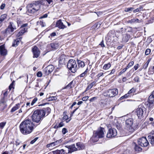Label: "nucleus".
<instances>
[{
	"label": "nucleus",
	"mask_w": 154,
	"mask_h": 154,
	"mask_svg": "<svg viewBox=\"0 0 154 154\" xmlns=\"http://www.w3.org/2000/svg\"><path fill=\"white\" fill-rule=\"evenodd\" d=\"M36 126L29 119H26L20 124V130L22 133L26 135L31 133Z\"/></svg>",
	"instance_id": "obj_1"
},
{
	"label": "nucleus",
	"mask_w": 154,
	"mask_h": 154,
	"mask_svg": "<svg viewBox=\"0 0 154 154\" xmlns=\"http://www.w3.org/2000/svg\"><path fill=\"white\" fill-rule=\"evenodd\" d=\"M51 109L49 107L36 110L34 112L32 116V120L34 122L38 123L42 119L48 115Z\"/></svg>",
	"instance_id": "obj_2"
},
{
	"label": "nucleus",
	"mask_w": 154,
	"mask_h": 154,
	"mask_svg": "<svg viewBox=\"0 0 154 154\" xmlns=\"http://www.w3.org/2000/svg\"><path fill=\"white\" fill-rule=\"evenodd\" d=\"M44 2L43 0L38 1L28 4L26 7L27 13L30 14H33L40 9L41 5L44 4Z\"/></svg>",
	"instance_id": "obj_3"
},
{
	"label": "nucleus",
	"mask_w": 154,
	"mask_h": 154,
	"mask_svg": "<svg viewBox=\"0 0 154 154\" xmlns=\"http://www.w3.org/2000/svg\"><path fill=\"white\" fill-rule=\"evenodd\" d=\"M104 129L103 128H100L97 131L94 132V135L92 137V139H95V140L97 141L98 138H101L104 137Z\"/></svg>",
	"instance_id": "obj_4"
},
{
	"label": "nucleus",
	"mask_w": 154,
	"mask_h": 154,
	"mask_svg": "<svg viewBox=\"0 0 154 154\" xmlns=\"http://www.w3.org/2000/svg\"><path fill=\"white\" fill-rule=\"evenodd\" d=\"M16 29V27L14 24L12 22L9 23L8 27L5 31V35L6 36H10L14 33V31Z\"/></svg>",
	"instance_id": "obj_5"
},
{
	"label": "nucleus",
	"mask_w": 154,
	"mask_h": 154,
	"mask_svg": "<svg viewBox=\"0 0 154 154\" xmlns=\"http://www.w3.org/2000/svg\"><path fill=\"white\" fill-rule=\"evenodd\" d=\"M67 67L73 73H75L78 69L75 60L73 59H70L69 61Z\"/></svg>",
	"instance_id": "obj_6"
},
{
	"label": "nucleus",
	"mask_w": 154,
	"mask_h": 154,
	"mask_svg": "<svg viewBox=\"0 0 154 154\" xmlns=\"http://www.w3.org/2000/svg\"><path fill=\"white\" fill-rule=\"evenodd\" d=\"M118 93V90L116 88L109 89L105 91L103 93V95L108 97H115Z\"/></svg>",
	"instance_id": "obj_7"
},
{
	"label": "nucleus",
	"mask_w": 154,
	"mask_h": 154,
	"mask_svg": "<svg viewBox=\"0 0 154 154\" xmlns=\"http://www.w3.org/2000/svg\"><path fill=\"white\" fill-rule=\"evenodd\" d=\"M146 112L145 108L144 107L138 108L135 111L136 114L140 119L146 117Z\"/></svg>",
	"instance_id": "obj_8"
},
{
	"label": "nucleus",
	"mask_w": 154,
	"mask_h": 154,
	"mask_svg": "<svg viewBox=\"0 0 154 154\" xmlns=\"http://www.w3.org/2000/svg\"><path fill=\"white\" fill-rule=\"evenodd\" d=\"M138 144L142 147H146L149 144V142L146 137H143L138 140Z\"/></svg>",
	"instance_id": "obj_9"
},
{
	"label": "nucleus",
	"mask_w": 154,
	"mask_h": 154,
	"mask_svg": "<svg viewBox=\"0 0 154 154\" xmlns=\"http://www.w3.org/2000/svg\"><path fill=\"white\" fill-rule=\"evenodd\" d=\"M66 150L67 152H66V154L71 153L72 152L78 150V149L75 147L74 144H73L70 146H65Z\"/></svg>",
	"instance_id": "obj_10"
},
{
	"label": "nucleus",
	"mask_w": 154,
	"mask_h": 154,
	"mask_svg": "<svg viewBox=\"0 0 154 154\" xmlns=\"http://www.w3.org/2000/svg\"><path fill=\"white\" fill-rule=\"evenodd\" d=\"M117 134V132L116 129H110L109 130L106 137L108 138L116 136Z\"/></svg>",
	"instance_id": "obj_11"
},
{
	"label": "nucleus",
	"mask_w": 154,
	"mask_h": 154,
	"mask_svg": "<svg viewBox=\"0 0 154 154\" xmlns=\"http://www.w3.org/2000/svg\"><path fill=\"white\" fill-rule=\"evenodd\" d=\"M54 69V67L52 65H50L46 67L44 70L46 75H48L52 72Z\"/></svg>",
	"instance_id": "obj_12"
},
{
	"label": "nucleus",
	"mask_w": 154,
	"mask_h": 154,
	"mask_svg": "<svg viewBox=\"0 0 154 154\" xmlns=\"http://www.w3.org/2000/svg\"><path fill=\"white\" fill-rule=\"evenodd\" d=\"M32 51L33 54V57L37 58L39 56L40 52L37 47L35 46L32 49Z\"/></svg>",
	"instance_id": "obj_13"
},
{
	"label": "nucleus",
	"mask_w": 154,
	"mask_h": 154,
	"mask_svg": "<svg viewBox=\"0 0 154 154\" xmlns=\"http://www.w3.org/2000/svg\"><path fill=\"white\" fill-rule=\"evenodd\" d=\"M133 119L132 118H129L126 120L125 123L127 129L131 128L133 124Z\"/></svg>",
	"instance_id": "obj_14"
},
{
	"label": "nucleus",
	"mask_w": 154,
	"mask_h": 154,
	"mask_svg": "<svg viewBox=\"0 0 154 154\" xmlns=\"http://www.w3.org/2000/svg\"><path fill=\"white\" fill-rule=\"evenodd\" d=\"M62 141L61 139H60L57 140L54 142L51 143L49 144H48L46 145V147L47 148L50 147H53L56 145H58L61 143Z\"/></svg>",
	"instance_id": "obj_15"
},
{
	"label": "nucleus",
	"mask_w": 154,
	"mask_h": 154,
	"mask_svg": "<svg viewBox=\"0 0 154 154\" xmlns=\"http://www.w3.org/2000/svg\"><path fill=\"white\" fill-rule=\"evenodd\" d=\"M56 26L58 27L59 29H63L66 28V27L63 24L61 20H60L57 21L56 23Z\"/></svg>",
	"instance_id": "obj_16"
},
{
	"label": "nucleus",
	"mask_w": 154,
	"mask_h": 154,
	"mask_svg": "<svg viewBox=\"0 0 154 154\" xmlns=\"http://www.w3.org/2000/svg\"><path fill=\"white\" fill-rule=\"evenodd\" d=\"M0 54L2 56H5L7 54V51L5 49L4 45L0 46Z\"/></svg>",
	"instance_id": "obj_17"
},
{
	"label": "nucleus",
	"mask_w": 154,
	"mask_h": 154,
	"mask_svg": "<svg viewBox=\"0 0 154 154\" xmlns=\"http://www.w3.org/2000/svg\"><path fill=\"white\" fill-rule=\"evenodd\" d=\"M66 56L64 54L61 55L59 58V63L60 64H63L65 63Z\"/></svg>",
	"instance_id": "obj_18"
},
{
	"label": "nucleus",
	"mask_w": 154,
	"mask_h": 154,
	"mask_svg": "<svg viewBox=\"0 0 154 154\" xmlns=\"http://www.w3.org/2000/svg\"><path fill=\"white\" fill-rule=\"evenodd\" d=\"M50 46L53 50L57 49L59 47V45L57 42L51 43Z\"/></svg>",
	"instance_id": "obj_19"
},
{
	"label": "nucleus",
	"mask_w": 154,
	"mask_h": 154,
	"mask_svg": "<svg viewBox=\"0 0 154 154\" xmlns=\"http://www.w3.org/2000/svg\"><path fill=\"white\" fill-rule=\"evenodd\" d=\"M76 146L77 147V148L78 149V150L83 149L85 148L84 144L79 142L76 143Z\"/></svg>",
	"instance_id": "obj_20"
},
{
	"label": "nucleus",
	"mask_w": 154,
	"mask_h": 154,
	"mask_svg": "<svg viewBox=\"0 0 154 154\" xmlns=\"http://www.w3.org/2000/svg\"><path fill=\"white\" fill-rule=\"evenodd\" d=\"M148 101L149 104H154V94L152 92L149 97Z\"/></svg>",
	"instance_id": "obj_21"
},
{
	"label": "nucleus",
	"mask_w": 154,
	"mask_h": 154,
	"mask_svg": "<svg viewBox=\"0 0 154 154\" xmlns=\"http://www.w3.org/2000/svg\"><path fill=\"white\" fill-rule=\"evenodd\" d=\"M27 28H24L22 29H21V30L18 32V33L17 34V36L18 37H19L22 35L24 33L27 31Z\"/></svg>",
	"instance_id": "obj_22"
},
{
	"label": "nucleus",
	"mask_w": 154,
	"mask_h": 154,
	"mask_svg": "<svg viewBox=\"0 0 154 154\" xmlns=\"http://www.w3.org/2000/svg\"><path fill=\"white\" fill-rule=\"evenodd\" d=\"M66 149H61L60 150H57L54 151V154H66Z\"/></svg>",
	"instance_id": "obj_23"
},
{
	"label": "nucleus",
	"mask_w": 154,
	"mask_h": 154,
	"mask_svg": "<svg viewBox=\"0 0 154 154\" xmlns=\"http://www.w3.org/2000/svg\"><path fill=\"white\" fill-rule=\"evenodd\" d=\"M21 41V38H19L14 40L12 43V46L13 47H16L19 43L20 41Z\"/></svg>",
	"instance_id": "obj_24"
},
{
	"label": "nucleus",
	"mask_w": 154,
	"mask_h": 154,
	"mask_svg": "<svg viewBox=\"0 0 154 154\" xmlns=\"http://www.w3.org/2000/svg\"><path fill=\"white\" fill-rule=\"evenodd\" d=\"M134 126H132L131 128L128 129V130L130 132H132L138 128V126L137 124H134Z\"/></svg>",
	"instance_id": "obj_25"
},
{
	"label": "nucleus",
	"mask_w": 154,
	"mask_h": 154,
	"mask_svg": "<svg viewBox=\"0 0 154 154\" xmlns=\"http://www.w3.org/2000/svg\"><path fill=\"white\" fill-rule=\"evenodd\" d=\"M148 137L151 143L152 144H154V134L149 135Z\"/></svg>",
	"instance_id": "obj_26"
},
{
	"label": "nucleus",
	"mask_w": 154,
	"mask_h": 154,
	"mask_svg": "<svg viewBox=\"0 0 154 154\" xmlns=\"http://www.w3.org/2000/svg\"><path fill=\"white\" fill-rule=\"evenodd\" d=\"M20 107V104L19 103H17L15 105V106L13 107L11 109V112H13L17 110Z\"/></svg>",
	"instance_id": "obj_27"
},
{
	"label": "nucleus",
	"mask_w": 154,
	"mask_h": 154,
	"mask_svg": "<svg viewBox=\"0 0 154 154\" xmlns=\"http://www.w3.org/2000/svg\"><path fill=\"white\" fill-rule=\"evenodd\" d=\"M73 81H72L67 85L65 86L63 89H66L67 88H71L74 87V85H73Z\"/></svg>",
	"instance_id": "obj_28"
},
{
	"label": "nucleus",
	"mask_w": 154,
	"mask_h": 154,
	"mask_svg": "<svg viewBox=\"0 0 154 154\" xmlns=\"http://www.w3.org/2000/svg\"><path fill=\"white\" fill-rule=\"evenodd\" d=\"M111 66V64L110 63H108L107 64H104L103 67V69L104 70H107Z\"/></svg>",
	"instance_id": "obj_29"
},
{
	"label": "nucleus",
	"mask_w": 154,
	"mask_h": 154,
	"mask_svg": "<svg viewBox=\"0 0 154 154\" xmlns=\"http://www.w3.org/2000/svg\"><path fill=\"white\" fill-rule=\"evenodd\" d=\"M77 62L78 64V66L79 67H81L82 68L84 66L85 63L83 62L81 60H78Z\"/></svg>",
	"instance_id": "obj_30"
},
{
	"label": "nucleus",
	"mask_w": 154,
	"mask_h": 154,
	"mask_svg": "<svg viewBox=\"0 0 154 154\" xmlns=\"http://www.w3.org/2000/svg\"><path fill=\"white\" fill-rule=\"evenodd\" d=\"M129 39V37L127 35L125 34L123 35V37L122 38V40L125 42H127Z\"/></svg>",
	"instance_id": "obj_31"
},
{
	"label": "nucleus",
	"mask_w": 154,
	"mask_h": 154,
	"mask_svg": "<svg viewBox=\"0 0 154 154\" xmlns=\"http://www.w3.org/2000/svg\"><path fill=\"white\" fill-rule=\"evenodd\" d=\"M57 98L56 96H52L49 97L47 98V100L48 101H50L53 100H56Z\"/></svg>",
	"instance_id": "obj_32"
},
{
	"label": "nucleus",
	"mask_w": 154,
	"mask_h": 154,
	"mask_svg": "<svg viewBox=\"0 0 154 154\" xmlns=\"http://www.w3.org/2000/svg\"><path fill=\"white\" fill-rule=\"evenodd\" d=\"M139 20L138 19H133L128 21V23H132L135 22H139Z\"/></svg>",
	"instance_id": "obj_33"
},
{
	"label": "nucleus",
	"mask_w": 154,
	"mask_h": 154,
	"mask_svg": "<svg viewBox=\"0 0 154 154\" xmlns=\"http://www.w3.org/2000/svg\"><path fill=\"white\" fill-rule=\"evenodd\" d=\"M7 15L6 14H2L1 16L0 19L3 21L7 18Z\"/></svg>",
	"instance_id": "obj_34"
},
{
	"label": "nucleus",
	"mask_w": 154,
	"mask_h": 154,
	"mask_svg": "<svg viewBox=\"0 0 154 154\" xmlns=\"http://www.w3.org/2000/svg\"><path fill=\"white\" fill-rule=\"evenodd\" d=\"M37 23L38 25L41 26L42 27H44L45 26V23L42 21H38Z\"/></svg>",
	"instance_id": "obj_35"
},
{
	"label": "nucleus",
	"mask_w": 154,
	"mask_h": 154,
	"mask_svg": "<svg viewBox=\"0 0 154 154\" xmlns=\"http://www.w3.org/2000/svg\"><path fill=\"white\" fill-rule=\"evenodd\" d=\"M6 123V122H2L0 123V128L2 129L5 126Z\"/></svg>",
	"instance_id": "obj_36"
},
{
	"label": "nucleus",
	"mask_w": 154,
	"mask_h": 154,
	"mask_svg": "<svg viewBox=\"0 0 154 154\" xmlns=\"http://www.w3.org/2000/svg\"><path fill=\"white\" fill-rule=\"evenodd\" d=\"M134 9V8H125V11L126 12H129L130 11H132Z\"/></svg>",
	"instance_id": "obj_37"
},
{
	"label": "nucleus",
	"mask_w": 154,
	"mask_h": 154,
	"mask_svg": "<svg viewBox=\"0 0 154 154\" xmlns=\"http://www.w3.org/2000/svg\"><path fill=\"white\" fill-rule=\"evenodd\" d=\"M134 64V62L133 61H131L128 64V66H126L127 67V68H129L131 66H132Z\"/></svg>",
	"instance_id": "obj_38"
},
{
	"label": "nucleus",
	"mask_w": 154,
	"mask_h": 154,
	"mask_svg": "<svg viewBox=\"0 0 154 154\" xmlns=\"http://www.w3.org/2000/svg\"><path fill=\"white\" fill-rule=\"evenodd\" d=\"M128 97H129V95H128V93L127 94H125L124 95L122 96V97H121L120 98V99L121 100H122L123 99L126 98Z\"/></svg>",
	"instance_id": "obj_39"
},
{
	"label": "nucleus",
	"mask_w": 154,
	"mask_h": 154,
	"mask_svg": "<svg viewBox=\"0 0 154 154\" xmlns=\"http://www.w3.org/2000/svg\"><path fill=\"white\" fill-rule=\"evenodd\" d=\"M37 100L38 99L37 97L35 98L32 101L31 103V105L32 106H33L35 104V103L37 101Z\"/></svg>",
	"instance_id": "obj_40"
},
{
	"label": "nucleus",
	"mask_w": 154,
	"mask_h": 154,
	"mask_svg": "<svg viewBox=\"0 0 154 154\" xmlns=\"http://www.w3.org/2000/svg\"><path fill=\"white\" fill-rule=\"evenodd\" d=\"M150 52L151 50L150 49H147L145 51V54L146 55H148L150 54Z\"/></svg>",
	"instance_id": "obj_41"
},
{
	"label": "nucleus",
	"mask_w": 154,
	"mask_h": 154,
	"mask_svg": "<svg viewBox=\"0 0 154 154\" xmlns=\"http://www.w3.org/2000/svg\"><path fill=\"white\" fill-rule=\"evenodd\" d=\"M96 81H94L89 85L90 86V87L92 88L94 86L96 85Z\"/></svg>",
	"instance_id": "obj_42"
},
{
	"label": "nucleus",
	"mask_w": 154,
	"mask_h": 154,
	"mask_svg": "<svg viewBox=\"0 0 154 154\" xmlns=\"http://www.w3.org/2000/svg\"><path fill=\"white\" fill-rule=\"evenodd\" d=\"M135 89L134 88H132L128 92V94H129L133 93L135 92Z\"/></svg>",
	"instance_id": "obj_43"
},
{
	"label": "nucleus",
	"mask_w": 154,
	"mask_h": 154,
	"mask_svg": "<svg viewBox=\"0 0 154 154\" xmlns=\"http://www.w3.org/2000/svg\"><path fill=\"white\" fill-rule=\"evenodd\" d=\"M97 97H93L91 98L89 100V101L90 102H93L94 101H95V100H97Z\"/></svg>",
	"instance_id": "obj_44"
},
{
	"label": "nucleus",
	"mask_w": 154,
	"mask_h": 154,
	"mask_svg": "<svg viewBox=\"0 0 154 154\" xmlns=\"http://www.w3.org/2000/svg\"><path fill=\"white\" fill-rule=\"evenodd\" d=\"M141 9V8H138L134 10L133 11V12L134 13H136L137 12H139L140 11Z\"/></svg>",
	"instance_id": "obj_45"
},
{
	"label": "nucleus",
	"mask_w": 154,
	"mask_h": 154,
	"mask_svg": "<svg viewBox=\"0 0 154 154\" xmlns=\"http://www.w3.org/2000/svg\"><path fill=\"white\" fill-rule=\"evenodd\" d=\"M135 149L136 151H140L142 149L140 147L137 146H136L135 147Z\"/></svg>",
	"instance_id": "obj_46"
},
{
	"label": "nucleus",
	"mask_w": 154,
	"mask_h": 154,
	"mask_svg": "<svg viewBox=\"0 0 154 154\" xmlns=\"http://www.w3.org/2000/svg\"><path fill=\"white\" fill-rule=\"evenodd\" d=\"M86 71H85L83 73H82L81 74L79 75V76L80 77H84L86 75Z\"/></svg>",
	"instance_id": "obj_47"
},
{
	"label": "nucleus",
	"mask_w": 154,
	"mask_h": 154,
	"mask_svg": "<svg viewBox=\"0 0 154 154\" xmlns=\"http://www.w3.org/2000/svg\"><path fill=\"white\" fill-rule=\"evenodd\" d=\"M134 80L135 82H139V77L138 76H137V77H135L134 79Z\"/></svg>",
	"instance_id": "obj_48"
},
{
	"label": "nucleus",
	"mask_w": 154,
	"mask_h": 154,
	"mask_svg": "<svg viewBox=\"0 0 154 154\" xmlns=\"http://www.w3.org/2000/svg\"><path fill=\"white\" fill-rule=\"evenodd\" d=\"M62 132L63 134H65L67 132V131L66 128H64L62 129Z\"/></svg>",
	"instance_id": "obj_49"
},
{
	"label": "nucleus",
	"mask_w": 154,
	"mask_h": 154,
	"mask_svg": "<svg viewBox=\"0 0 154 154\" xmlns=\"http://www.w3.org/2000/svg\"><path fill=\"white\" fill-rule=\"evenodd\" d=\"M89 98L88 96H85L82 98V100L83 101H85L87 100Z\"/></svg>",
	"instance_id": "obj_50"
},
{
	"label": "nucleus",
	"mask_w": 154,
	"mask_h": 154,
	"mask_svg": "<svg viewBox=\"0 0 154 154\" xmlns=\"http://www.w3.org/2000/svg\"><path fill=\"white\" fill-rule=\"evenodd\" d=\"M38 139V137H36L33 140H32L30 142L31 144H33Z\"/></svg>",
	"instance_id": "obj_51"
},
{
	"label": "nucleus",
	"mask_w": 154,
	"mask_h": 154,
	"mask_svg": "<svg viewBox=\"0 0 154 154\" xmlns=\"http://www.w3.org/2000/svg\"><path fill=\"white\" fill-rule=\"evenodd\" d=\"M47 17H48V14H45L41 16L39 18L40 19H42L43 18H46Z\"/></svg>",
	"instance_id": "obj_52"
},
{
	"label": "nucleus",
	"mask_w": 154,
	"mask_h": 154,
	"mask_svg": "<svg viewBox=\"0 0 154 154\" xmlns=\"http://www.w3.org/2000/svg\"><path fill=\"white\" fill-rule=\"evenodd\" d=\"M27 25L28 24L27 23L24 24L22 25L21 27V28L22 29L24 28H26V27Z\"/></svg>",
	"instance_id": "obj_53"
},
{
	"label": "nucleus",
	"mask_w": 154,
	"mask_h": 154,
	"mask_svg": "<svg viewBox=\"0 0 154 154\" xmlns=\"http://www.w3.org/2000/svg\"><path fill=\"white\" fill-rule=\"evenodd\" d=\"M37 75L38 77H41L42 76V73L40 71L38 72L37 74Z\"/></svg>",
	"instance_id": "obj_54"
},
{
	"label": "nucleus",
	"mask_w": 154,
	"mask_h": 154,
	"mask_svg": "<svg viewBox=\"0 0 154 154\" xmlns=\"http://www.w3.org/2000/svg\"><path fill=\"white\" fill-rule=\"evenodd\" d=\"M103 72H101L99 73L97 75V76L98 78L100 77V76H102L103 75Z\"/></svg>",
	"instance_id": "obj_55"
},
{
	"label": "nucleus",
	"mask_w": 154,
	"mask_h": 154,
	"mask_svg": "<svg viewBox=\"0 0 154 154\" xmlns=\"http://www.w3.org/2000/svg\"><path fill=\"white\" fill-rule=\"evenodd\" d=\"M148 64H149L146 63L143 65V68L145 69H146L148 66Z\"/></svg>",
	"instance_id": "obj_56"
},
{
	"label": "nucleus",
	"mask_w": 154,
	"mask_h": 154,
	"mask_svg": "<svg viewBox=\"0 0 154 154\" xmlns=\"http://www.w3.org/2000/svg\"><path fill=\"white\" fill-rule=\"evenodd\" d=\"M68 119H69L68 116L67 115L64 116L63 118V119L65 120H67Z\"/></svg>",
	"instance_id": "obj_57"
},
{
	"label": "nucleus",
	"mask_w": 154,
	"mask_h": 154,
	"mask_svg": "<svg viewBox=\"0 0 154 154\" xmlns=\"http://www.w3.org/2000/svg\"><path fill=\"white\" fill-rule=\"evenodd\" d=\"M5 6V4H2L0 6V9L2 10L4 8Z\"/></svg>",
	"instance_id": "obj_58"
},
{
	"label": "nucleus",
	"mask_w": 154,
	"mask_h": 154,
	"mask_svg": "<svg viewBox=\"0 0 154 154\" xmlns=\"http://www.w3.org/2000/svg\"><path fill=\"white\" fill-rule=\"evenodd\" d=\"M58 125L59 127L60 128L63 126L64 125V124L63 122H61Z\"/></svg>",
	"instance_id": "obj_59"
},
{
	"label": "nucleus",
	"mask_w": 154,
	"mask_h": 154,
	"mask_svg": "<svg viewBox=\"0 0 154 154\" xmlns=\"http://www.w3.org/2000/svg\"><path fill=\"white\" fill-rule=\"evenodd\" d=\"M102 47H104V45L103 43V41H102L101 42H100V44H99Z\"/></svg>",
	"instance_id": "obj_60"
},
{
	"label": "nucleus",
	"mask_w": 154,
	"mask_h": 154,
	"mask_svg": "<svg viewBox=\"0 0 154 154\" xmlns=\"http://www.w3.org/2000/svg\"><path fill=\"white\" fill-rule=\"evenodd\" d=\"M138 65H139L138 64H137L134 66V69L135 70H137V69L138 68Z\"/></svg>",
	"instance_id": "obj_61"
},
{
	"label": "nucleus",
	"mask_w": 154,
	"mask_h": 154,
	"mask_svg": "<svg viewBox=\"0 0 154 154\" xmlns=\"http://www.w3.org/2000/svg\"><path fill=\"white\" fill-rule=\"evenodd\" d=\"M115 71V69H113L111 70L110 73H109V75H111L113 74Z\"/></svg>",
	"instance_id": "obj_62"
},
{
	"label": "nucleus",
	"mask_w": 154,
	"mask_h": 154,
	"mask_svg": "<svg viewBox=\"0 0 154 154\" xmlns=\"http://www.w3.org/2000/svg\"><path fill=\"white\" fill-rule=\"evenodd\" d=\"M8 95V91H6L5 93H4V95L5 97H6Z\"/></svg>",
	"instance_id": "obj_63"
},
{
	"label": "nucleus",
	"mask_w": 154,
	"mask_h": 154,
	"mask_svg": "<svg viewBox=\"0 0 154 154\" xmlns=\"http://www.w3.org/2000/svg\"><path fill=\"white\" fill-rule=\"evenodd\" d=\"M56 35V33L54 32H53L51 33L50 35L51 36H55Z\"/></svg>",
	"instance_id": "obj_64"
}]
</instances>
